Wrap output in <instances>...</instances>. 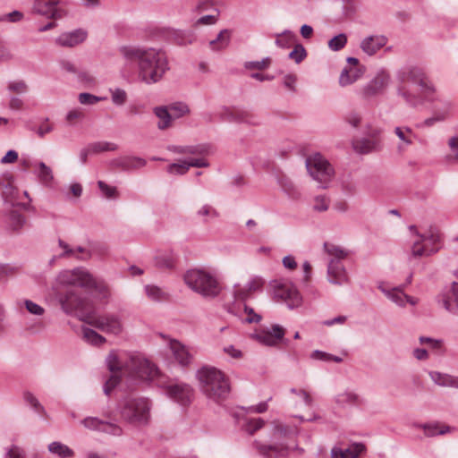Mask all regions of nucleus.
<instances>
[{"label":"nucleus","mask_w":458,"mask_h":458,"mask_svg":"<svg viewBox=\"0 0 458 458\" xmlns=\"http://www.w3.org/2000/svg\"><path fill=\"white\" fill-rule=\"evenodd\" d=\"M106 366L112 373L104 386V393L108 395L119 384L122 376H129L140 381L157 382L163 385L162 375L157 367L140 355H129L112 351L106 359Z\"/></svg>","instance_id":"1"},{"label":"nucleus","mask_w":458,"mask_h":458,"mask_svg":"<svg viewBox=\"0 0 458 458\" xmlns=\"http://www.w3.org/2000/svg\"><path fill=\"white\" fill-rule=\"evenodd\" d=\"M120 53L126 61L137 64L138 78L147 85L159 82L170 69L167 55L161 48L123 46Z\"/></svg>","instance_id":"2"},{"label":"nucleus","mask_w":458,"mask_h":458,"mask_svg":"<svg viewBox=\"0 0 458 458\" xmlns=\"http://www.w3.org/2000/svg\"><path fill=\"white\" fill-rule=\"evenodd\" d=\"M397 77L400 82L398 95L409 106L416 107L434 99L437 88L423 68L405 66L398 72Z\"/></svg>","instance_id":"3"},{"label":"nucleus","mask_w":458,"mask_h":458,"mask_svg":"<svg viewBox=\"0 0 458 458\" xmlns=\"http://www.w3.org/2000/svg\"><path fill=\"white\" fill-rule=\"evenodd\" d=\"M197 378L205 395L214 401L224 399L230 391L228 378L214 367H203L199 369Z\"/></svg>","instance_id":"4"},{"label":"nucleus","mask_w":458,"mask_h":458,"mask_svg":"<svg viewBox=\"0 0 458 458\" xmlns=\"http://www.w3.org/2000/svg\"><path fill=\"white\" fill-rule=\"evenodd\" d=\"M183 279L189 288L205 298H215L220 293L221 288L216 277L207 270L190 269Z\"/></svg>","instance_id":"5"},{"label":"nucleus","mask_w":458,"mask_h":458,"mask_svg":"<svg viewBox=\"0 0 458 458\" xmlns=\"http://www.w3.org/2000/svg\"><path fill=\"white\" fill-rule=\"evenodd\" d=\"M152 403L146 397H131L123 401L121 407V418L134 426H146L151 418Z\"/></svg>","instance_id":"6"},{"label":"nucleus","mask_w":458,"mask_h":458,"mask_svg":"<svg viewBox=\"0 0 458 458\" xmlns=\"http://www.w3.org/2000/svg\"><path fill=\"white\" fill-rule=\"evenodd\" d=\"M58 301L63 311L68 315H75L81 321L84 316L90 314L94 309L92 303L86 298L81 297L74 290H68L58 296Z\"/></svg>","instance_id":"7"},{"label":"nucleus","mask_w":458,"mask_h":458,"mask_svg":"<svg viewBox=\"0 0 458 458\" xmlns=\"http://www.w3.org/2000/svg\"><path fill=\"white\" fill-rule=\"evenodd\" d=\"M306 167L310 175L319 183L323 189L328 187L335 171L329 162L319 153H314L306 159Z\"/></svg>","instance_id":"8"},{"label":"nucleus","mask_w":458,"mask_h":458,"mask_svg":"<svg viewBox=\"0 0 458 458\" xmlns=\"http://www.w3.org/2000/svg\"><path fill=\"white\" fill-rule=\"evenodd\" d=\"M84 322L108 335H119L123 330L120 316L117 314L97 315L94 309L90 314L84 316Z\"/></svg>","instance_id":"9"},{"label":"nucleus","mask_w":458,"mask_h":458,"mask_svg":"<svg viewBox=\"0 0 458 458\" xmlns=\"http://www.w3.org/2000/svg\"><path fill=\"white\" fill-rule=\"evenodd\" d=\"M410 231L415 233V239L411 245V256L420 258L429 256L438 250L437 244L439 242V236L434 233L420 234L417 232L414 225L410 226Z\"/></svg>","instance_id":"10"},{"label":"nucleus","mask_w":458,"mask_h":458,"mask_svg":"<svg viewBox=\"0 0 458 458\" xmlns=\"http://www.w3.org/2000/svg\"><path fill=\"white\" fill-rule=\"evenodd\" d=\"M58 281L61 284L79 286L86 289L96 285L95 278L83 267L62 271L58 276Z\"/></svg>","instance_id":"11"},{"label":"nucleus","mask_w":458,"mask_h":458,"mask_svg":"<svg viewBox=\"0 0 458 458\" xmlns=\"http://www.w3.org/2000/svg\"><path fill=\"white\" fill-rule=\"evenodd\" d=\"M64 0H34L33 11L48 19L59 20L65 16Z\"/></svg>","instance_id":"12"},{"label":"nucleus","mask_w":458,"mask_h":458,"mask_svg":"<svg viewBox=\"0 0 458 458\" xmlns=\"http://www.w3.org/2000/svg\"><path fill=\"white\" fill-rule=\"evenodd\" d=\"M380 133L381 130L378 128H370L368 131L369 138L353 140L352 145L354 151L364 155L379 150L381 148V141L379 140Z\"/></svg>","instance_id":"13"},{"label":"nucleus","mask_w":458,"mask_h":458,"mask_svg":"<svg viewBox=\"0 0 458 458\" xmlns=\"http://www.w3.org/2000/svg\"><path fill=\"white\" fill-rule=\"evenodd\" d=\"M433 98L430 102H437V104L433 106L432 115L424 121V125L428 127L447 120L453 110L452 103L446 99L439 98L437 92L433 96Z\"/></svg>","instance_id":"14"},{"label":"nucleus","mask_w":458,"mask_h":458,"mask_svg":"<svg viewBox=\"0 0 458 458\" xmlns=\"http://www.w3.org/2000/svg\"><path fill=\"white\" fill-rule=\"evenodd\" d=\"M274 296L285 302L290 309L299 307L302 301V298L298 290L289 284H279L276 285Z\"/></svg>","instance_id":"15"},{"label":"nucleus","mask_w":458,"mask_h":458,"mask_svg":"<svg viewBox=\"0 0 458 458\" xmlns=\"http://www.w3.org/2000/svg\"><path fill=\"white\" fill-rule=\"evenodd\" d=\"M164 386V384L162 385ZM166 394L182 406L189 405L193 399V389L185 383H176L165 386Z\"/></svg>","instance_id":"16"},{"label":"nucleus","mask_w":458,"mask_h":458,"mask_svg":"<svg viewBox=\"0 0 458 458\" xmlns=\"http://www.w3.org/2000/svg\"><path fill=\"white\" fill-rule=\"evenodd\" d=\"M437 303L447 312L458 315V283L441 292L436 298Z\"/></svg>","instance_id":"17"},{"label":"nucleus","mask_w":458,"mask_h":458,"mask_svg":"<svg viewBox=\"0 0 458 458\" xmlns=\"http://www.w3.org/2000/svg\"><path fill=\"white\" fill-rule=\"evenodd\" d=\"M378 289L388 298L391 301L399 307H405L406 303L415 306L419 302V299L407 295L404 293L403 287H389L383 284L378 285Z\"/></svg>","instance_id":"18"},{"label":"nucleus","mask_w":458,"mask_h":458,"mask_svg":"<svg viewBox=\"0 0 458 458\" xmlns=\"http://www.w3.org/2000/svg\"><path fill=\"white\" fill-rule=\"evenodd\" d=\"M285 330L279 325H273L270 328L263 329L254 335L255 339L267 346H275L281 341Z\"/></svg>","instance_id":"19"},{"label":"nucleus","mask_w":458,"mask_h":458,"mask_svg":"<svg viewBox=\"0 0 458 458\" xmlns=\"http://www.w3.org/2000/svg\"><path fill=\"white\" fill-rule=\"evenodd\" d=\"M168 347L174 360L182 367H188L193 360V355L189 348L175 339H169Z\"/></svg>","instance_id":"20"},{"label":"nucleus","mask_w":458,"mask_h":458,"mask_svg":"<svg viewBox=\"0 0 458 458\" xmlns=\"http://www.w3.org/2000/svg\"><path fill=\"white\" fill-rule=\"evenodd\" d=\"M327 280L336 285H342L348 282L346 270L339 260L330 259L327 265Z\"/></svg>","instance_id":"21"},{"label":"nucleus","mask_w":458,"mask_h":458,"mask_svg":"<svg viewBox=\"0 0 458 458\" xmlns=\"http://www.w3.org/2000/svg\"><path fill=\"white\" fill-rule=\"evenodd\" d=\"M390 75L385 72H379L363 89L364 97L374 96L384 90L389 84Z\"/></svg>","instance_id":"22"},{"label":"nucleus","mask_w":458,"mask_h":458,"mask_svg":"<svg viewBox=\"0 0 458 458\" xmlns=\"http://www.w3.org/2000/svg\"><path fill=\"white\" fill-rule=\"evenodd\" d=\"M87 38V32L81 29L62 33L55 38V43L60 47H73Z\"/></svg>","instance_id":"23"},{"label":"nucleus","mask_w":458,"mask_h":458,"mask_svg":"<svg viewBox=\"0 0 458 458\" xmlns=\"http://www.w3.org/2000/svg\"><path fill=\"white\" fill-rule=\"evenodd\" d=\"M387 42L386 37L382 35L369 36L360 42V48L369 55H375Z\"/></svg>","instance_id":"24"},{"label":"nucleus","mask_w":458,"mask_h":458,"mask_svg":"<svg viewBox=\"0 0 458 458\" xmlns=\"http://www.w3.org/2000/svg\"><path fill=\"white\" fill-rule=\"evenodd\" d=\"M335 403L342 408L349 406H360L364 403L363 398L352 391H344L338 394L335 398Z\"/></svg>","instance_id":"25"},{"label":"nucleus","mask_w":458,"mask_h":458,"mask_svg":"<svg viewBox=\"0 0 458 458\" xmlns=\"http://www.w3.org/2000/svg\"><path fill=\"white\" fill-rule=\"evenodd\" d=\"M365 451V445L361 443H354L346 449L334 447L331 450L332 458H358Z\"/></svg>","instance_id":"26"},{"label":"nucleus","mask_w":458,"mask_h":458,"mask_svg":"<svg viewBox=\"0 0 458 458\" xmlns=\"http://www.w3.org/2000/svg\"><path fill=\"white\" fill-rule=\"evenodd\" d=\"M259 453L267 458H284L289 454L291 447L285 445H260Z\"/></svg>","instance_id":"27"},{"label":"nucleus","mask_w":458,"mask_h":458,"mask_svg":"<svg viewBox=\"0 0 458 458\" xmlns=\"http://www.w3.org/2000/svg\"><path fill=\"white\" fill-rule=\"evenodd\" d=\"M176 260L175 254L171 250L160 251L155 256V265L161 269H174Z\"/></svg>","instance_id":"28"},{"label":"nucleus","mask_w":458,"mask_h":458,"mask_svg":"<svg viewBox=\"0 0 458 458\" xmlns=\"http://www.w3.org/2000/svg\"><path fill=\"white\" fill-rule=\"evenodd\" d=\"M428 374L431 380L437 386L458 388V377L438 371H430Z\"/></svg>","instance_id":"29"},{"label":"nucleus","mask_w":458,"mask_h":458,"mask_svg":"<svg viewBox=\"0 0 458 458\" xmlns=\"http://www.w3.org/2000/svg\"><path fill=\"white\" fill-rule=\"evenodd\" d=\"M1 192L5 202L10 203L12 206H19V191L18 189L13 184L10 180L1 184Z\"/></svg>","instance_id":"30"},{"label":"nucleus","mask_w":458,"mask_h":458,"mask_svg":"<svg viewBox=\"0 0 458 458\" xmlns=\"http://www.w3.org/2000/svg\"><path fill=\"white\" fill-rule=\"evenodd\" d=\"M417 428H422L424 434L428 437H436L438 435H445L451 431V428L447 425L441 424L439 422L419 424Z\"/></svg>","instance_id":"31"},{"label":"nucleus","mask_w":458,"mask_h":458,"mask_svg":"<svg viewBox=\"0 0 458 458\" xmlns=\"http://www.w3.org/2000/svg\"><path fill=\"white\" fill-rule=\"evenodd\" d=\"M168 150L177 154L186 155H204L208 152V147L206 145H191V146H169Z\"/></svg>","instance_id":"32"},{"label":"nucleus","mask_w":458,"mask_h":458,"mask_svg":"<svg viewBox=\"0 0 458 458\" xmlns=\"http://www.w3.org/2000/svg\"><path fill=\"white\" fill-rule=\"evenodd\" d=\"M394 133L402 143L398 146L400 150L404 149L406 147L413 143L415 133L413 131L406 126H397L394 128Z\"/></svg>","instance_id":"33"},{"label":"nucleus","mask_w":458,"mask_h":458,"mask_svg":"<svg viewBox=\"0 0 458 458\" xmlns=\"http://www.w3.org/2000/svg\"><path fill=\"white\" fill-rule=\"evenodd\" d=\"M362 72L356 67L344 68L339 77V83L342 87H345L354 83L361 77Z\"/></svg>","instance_id":"34"},{"label":"nucleus","mask_w":458,"mask_h":458,"mask_svg":"<svg viewBox=\"0 0 458 458\" xmlns=\"http://www.w3.org/2000/svg\"><path fill=\"white\" fill-rule=\"evenodd\" d=\"M231 39V31L228 30H222L215 39L209 41V48L212 51H221L225 49Z\"/></svg>","instance_id":"35"},{"label":"nucleus","mask_w":458,"mask_h":458,"mask_svg":"<svg viewBox=\"0 0 458 458\" xmlns=\"http://www.w3.org/2000/svg\"><path fill=\"white\" fill-rule=\"evenodd\" d=\"M35 167L37 168L35 173L41 183L49 185L53 180V171L44 162H36Z\"/></svg>","instance_id":"36"},{"label":"nucleus","mask_w":458,"mask_h":458,"mask_svg":"<svg viewBox=\"0 0 458 458\" xmlns=\"http://www.w3.org/2000/svg\"><path fill=\"white\" fill-rule=\"evenodd\" d=\"M154 114L158 117L159 122L157 123V127L160 130H165L171 125L172 115L168 107L166 106H157L154 109Z\"/></svg>","instance_id":"37"},{"label":"nucleus","mask_w":458,"mask_h":458,"mask_svg":"<svg viewBox=\"0 0 458 458\" xmlns=\"http://www.w3.org/2000/svg\"><path fill=\"white\" fill-rule=\"evenodd\" d=\"M81 331L83 339L94 346H101L106 342V339L103 335L91 328L83 327Z\"/></svg>","instance_id":"38"},{"label":"nucleus","mask_w":458,"mask_h":458,"mask_svg":"<svg viewBox=\"0 0 458 458\" xmlns=\"http://www.w3.org/2000/svg\"><path fill=\"white\" fill-rule=\"evenodd\" d=\"M447 146L450 153L445 157L446 163L451 165L458 164V133L448 139Z\"/></svg>","instance_id":"39"},{"label":"nucleus","mask_w":458,"mask_h":458,"mask_svg":"<svg viewBox=\"0 0 458 458\" xmlns=\"http://www.w3.org/2000/svg\"><path fill=\"white\" fill-rule=\"evenodd\" d=\"M48 451L61 458H69L73 456V451L66 445L55 441L48 445Z\"/></svg>","instance_id":"40"},{"label":"nucleus","mask_w":458,"mask_h":458,"mask_svg":"<svg viewBox=\"0 0 458 458\" xmlns=\"http://www.w3.org/2000/svg\"><path fill=\"white\" fill-rule=\"evenodd\" d=\"M22 396L25 403L29 404L36 412H38L39 415L43 417L47 416L45 408L31 392L24 391Z\"/></svg>","instance_id":"41"},{"label":"nucleus","mask_w":458,"mask_h":458,"mask_svg":"<svg viewBox=\"0 0 458 458\" xmlns=\"http://www.w3.org/2000/svg\"><path fill=\"white\" fill-rule=\"evenodd\" d=\"M324 249L326 252L330 256V259H335L340 262L348 255V252L344 249L333 243L326 242L324 244Z\"/></svg>","instance_id":"42"},{"label":"nucleus","mask_w":458,"mask_h":458,"mask_svg":"<svg viewBox=\"0 0 458 458\" xmlns=\"http://www.w3.org/2000/svg\"><path fill=\"white\" fill-rule=\"evenodd\" d=\"M8 225L13 231L20 230L25 224V217L19 212L13 210L8 215Z\"/></svg>","instance_id":"43"},{"label":"nucleus","mask_w":458,"mask_h":458,"mask_svg":"<svg viewBox=\"0 0 458 458\" xmlns=\"http://www.w3.org/2000/svg\"><path fill=\"white\" fill-rule=\"evenodd\" d=\"M145 293L153 301H162L167 299V294L156 285H146Z\"/></svg>","instance_id":"44"},{"label":"nucleus","mask_w":458,"mask_h":458,"mask_svg":"<svg viewBox=\"0 0 458 458\" xmlns=\"http://www.w3.org/2000/svg\"><path fill=\"white\" fill-rule=\"evenodd\" d=\"M330 199L327 195H317L313 199L312 208L317 212H325L329 208Z\"/></svg>","instance_id":"45"},{"label":"nucleus","mask_w":458,"mask_h":458,"mask_svg":"<svg viewBox=\"0 0 458 458\" xmlns=\"http://www.w3.org/2000/svg\"><path fill=\"white\" fill-rule=\"evenodd\" d=\"M93 154H98L106 151H114L117 149L116 144L108 141H98L89 145Z\"/></svg>","instance_id":"46"},{"label":"nucleus","mask_w":458,"mask_h":458,"mask_svg":"<svg viewBox=\"0 0 458 458\" xmlns=\"http://www.w3.org/2000/svg\"><path fill=\"white\" fill-rule=\"evenodd\" d=\"M168 109L173 114V119L182 117L190 112L188 106L182 102L174 103L168 106Z\"/></svg>","instance_id":"47"},{"label":"nucleus","mask_w":458,"mask_h":458,"mask_svg":"<svg viewBox=\"0 0 458 458\" xmlns=\"http://www.w3.org/2000/svg\"><path fill=\"white\" fill-rule=\"evenodd\" d=\"M347 44V36L344 33H340L328 41V47L332 51H339L343 49Z\"/></svg>","instance_id":"48"},{"label":"nucleus","mask_w":458,"mask_h":458,"mask_svg":"<svg viewBox=\"0 0 458 458\" xmlns=\"http://www.w3.org/2000/svg\"><path fill=\"white\" fill-rule=\"evenodd\" d=\"M166 171L168 174L173 175L185 174L189 171L187 160L169 165L166 168Z\"/></svg>","instance_id":"49"},{"label":"nucleus","mask_w":458,"mask_h":458,"mask_svg":"<svg viewBox=\"0 0 458 458\" xmlns=\"http://www.w3.org/2000/svg\"><path fill=\"white\" fill-rule=\"evenodd\" d=\"M111 99L115 106H123L127 101V93L120 88L110 89Z\"/></svg>","instance_id":"50"},{"label":"nucleus","mask_w":458,"mask_h":458,"mask_svg":"<svg viewBox=\"0 0 458 458\" xmlns=\"http://www.w3.org/2000/svg\"><path fill=\"white\" fill-rule=\"evenodd\" d=\"M295 39V35L291 31H284L279 34L276 39V44L282 48L289 47Z\"/></svg>","instance_id":"51"},{"label":"nucleus","mask_w":458,"mask_h":458,"mask_svg":"<svg viewBox=\"0 0 458 458\" xmlns=\"http://www.w3.org/2000/svg\"><path fill=\"white\" fill-rule=\"evenodd\" d=\"M310 358L313 360H319L323 361H335L336 363H340L343 361V359L338 356H335L333 354L322 352V351H313L310 354Z\"/></svg>","instance_id":"52"},{"label":"nucleus","mask_w":458,"mask_h":458,"mask_svg":"<svg viewBox=\"0 0 458 458\" xmlns=\"http://www.w3.org/2000/svg\"><path fill=\"white\" fill-rule=\"evenodd\" d=\"M252 295V293L248 289L246 284L244 286L235 285L233 288V297L235 301H246Z\"/></svg>","instance_id":"53"},{"label":"nucleus","mask_w":458,"mask_h":458,"mask_svg":"<svg viewBox=\"0 0 458 458\" xmlns=\"http://www.w3.org/2000/svg\"><path fill=\"white\" fill-rule=\"evenodd\" d=\"M233 123H255L253 114L245 110L233 109Z\"/></svg>","instance_id":"54"},{"label":"nucleus","mask_w":458,"mask_h":458,"mask_svg":"<svg viewBox=\"0 0 458 458\" xmlns=\"http://www.w3.org/2000/svg\"><path fill=\"white\" fill-rule=\"evenodd\" d=\"M81 423L89 430L101 431L103 427V420L97 417H87L83 419Z\"/></svg>","instance_id":"55"},{"label":"nucleus","mask_w":458,"mask_h":458,"mask_svg":"<svg viewBox=\"0 0 458 458\" xmlns=\"http://www.w3.org/2000/svg\"><path fill=\"white\" fill-rule=\"evenodd\" d=\"M7 89L9 91L16 94H24L28 91V84L22 81H13L8 83Z\"/></svg>","instance_id":"56"},{"label":"nucleus","mask_w":458,"mask_h":458,"mask_svg":"<svg viewBox=\"0 0 458 458\" xmlns=\"http://www.w3.org/2000/svg\"><path fill=\"white\" fill-rule=\"evenodd\" d=\"M101 432L116 437L123 435V428L117 424L103 420Z\"/></svg>","instance_id":"57"},{"label":"nucleus","mask_w":458,"mask_h":458,"mask_svg":"<svg viewBox=\"0 0 458 458\" xmlns=\"http://www.w3.org/2000/svg\"><path fill=\"white\" fill-rule=\"evenodd\" d=\"M307 55L304 47L301 44L295 46L293 51L289 54V58L293 60L296 64H300Z\"/></svg>","instance_id":"58"},{"label":"nucleus","mask_w":458,"mask_h":458,"mask_svg":"<svg viewBox=\"0 0 458 458\" xmlns=\"http://www.w3.org/2000/svg\"><path fill=\"white\" fill-rule=\"evenodd\" d=\"M104 99L105 98L97 97L95 95L86 92L80 93L78 96V100L81 105H95Z\"/></svg>","instance_id":"59"},{"label":"nucleus","mask_w":458,"mask_h":458,"mask_svg":"<svg viewBox=\"0 0 458 458\" xmlns=\"http://www.w3.org/2000/svg\"><path fill=\"white\" fill-rule=\"evenodd\" d=\"M265 284V280L260 276H253L247 284L246 286L253 293L261 292Z\"/></svg>","instance_id":"60"},{"label":"nucleus","mask_w":458,"mask_h":458,"mask_svg":"<svg viewBox=\"0 0 458 458\" xmlns=\"http://www.w3.org/2000/svg\"><path fill=\"white\" fill-rule=\"evenodd\" d=\"M98 185L102 194L107 199H113L117 197V190L115 187L110 186L103 181H98Z\"/></svg>","instance_id":"61"},{"label":"nucleus","mask_w":458,"mask_h":458,"mask_svg":"<svg viewBox=\"0 0 458 458\" xmlns=\"http://www.w3.org/2000/svg\"><path fill=\"white\" fill-rule=\"evenodd\" d=\"M23 304L26 310L32 315L42 316L45 313V309L43 307L30 300H24Z\"/></svg>","instance_id":"62"},{"label":"nucleus","mask_w":458,"mask_h":458,"mask_svg":"<svg viewBox=\"0 0 458 458\" xmlns=\"http://www.w3.org/2000/svg\"><path fill=\"white\" fill-rule=\"evenodd\" d=\"M344 120L353 128H358L361 123L362 116L360 113L352 111L344 116Z\"/></svg>","instance_id":"63"},{"label":"nucleus","mask_w":458,"mask_h":458,"mask_svg":"<svg viewBox=\"0 0 458 458\" xmlns=\"http://www.w3.org/2000/svg\"><path fill=\"white\" fill-rule=\"evenodd\" d=\"M5 458H25V454L21 447L13 445L6 450Z\"/></svg>","instance_id":"64"}]
</instances>
